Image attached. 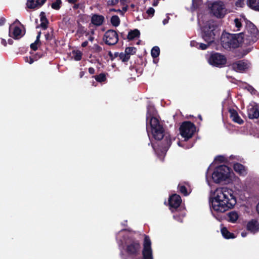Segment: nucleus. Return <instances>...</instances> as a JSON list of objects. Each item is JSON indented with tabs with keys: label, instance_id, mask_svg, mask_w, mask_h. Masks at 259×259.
Masks as SVG:
<instances>
[{
	"label": "nucleus",
	"instance_id": "f257e3e1",
	"mask_svg": "<svg viewBox=\"0 0 259 259\" xmlns=\"http://www.w3.org/2000/svg\"><path fill=\"white\" fill-rule=\"evenodd\" d=\"M209 203L214 211L224 212L234 207L236 199L232 189L221 188L216 190L213 197L210 198Z\"/></svg>",
	"mask_w": 259,
	"mask_h": 259
},
{
	"label": "nucleus",
	"instance_id": "f03ea898",
	"mask_svg": "<svg viewBox=\"0 0 259 259\" xmlns=\"http://www.w3.org/2000/svg\"><path fill=\"white\" fill-rule=\"evenodd\" d=\"M244 20L245 30L243 32L241 33V39L243 44L250 46L259 39V31L251 22L246 19H245Z\"/></svg>",
	"mask_w": 259,
	"mask_h": 259
},
{
	"label": "nucleus",
	"instance_id": "7ed1b4c3",
	"mask_svg": "<svg viewBox=\"0 0 259 259\" xmlns=\"http://www.w3.org/2000/svg\"><path fill=\"white\" fill-rule=\"evenodd\" d=\"M219 35L218 25L213 20L207 21L201 27V36L206 42L213 43Z\"/></svg>",
	"mask_w": 259,
	"mask_h": 259
},
{
	"label": "nucleus",
	"instance_id": "20e7f679",
	"mask_svg": "<svg viewBox=\"0 0 259 259\" xmlns=\"http://www.w3.org/2000/svg\"><path fill=\"white\" fill-rule=\"evenodd\" d=\"M140 240L133 236L127 237L124 241V250L127 255L134 258L138 256L141 251Z\"/></svg>",
	"mask_w": 259,
	"mask_h": 259
},
{
	"label": "nucleus",
	"instance_id": "39448f33",
	"mask_svg": "<svg viewBox=\"0 0 259 259\" xmlns=\"http://www.w3.org/2000/svg\"><path fill=\"white\" fill-rule=\"evenodd\" d=\"M241 33L231 34L223 33L221 37V42L222 47L225 49L237 48L242 42L240 36Z\"/></svg>",
	"mask_w": 259,
	"mask_h": 259
},
{
	"label": "nucleus",
	"instance_id": "423d86ee",
	"mask_svg": "<svg viewBox=\"0 0 259 259\" xmlns=\"http://www.w3.org/2000/svg\"><path fill=\"white\" fill-rule=\"evenodd\" d=\"M153 137L156 140L160 141L164 138L161 146V152H166L171 144V139L168 134H164L163 126H158L151 129Z\"/></svg>",
	"mask_w": 259,
	"mask_h": 259
},
{
	"label": "nucleus",
	"instance_id": "0eeeda50",
	"mask_svg": "<svg viewBox=\"0 0 259 259\" xmlns=\"http://www.w3.org/2000/svg\"><path fill=\"white\" fill-rule=\"evenodd\" d=\"M231 169L227 165L217 166L212 174V179L215 183H220L229 179Z\"/></svg>",
	"mask_w": 259,
	"mask_h": 259
},
{
	"label": "nucleus",
	"instance_id": "6e6552de",
	"mask_svg": "<svg viewBox=\"0 0 259 259\" xmlns=\"http://www.w3.org/2000/svg\"><path fill=\"white\" fill-rule=\"evenodd\" d=\"M195 125L190 121L183 122L179 128L180 133L184 141H188L191 139L196 132Z\"/></svg>",
	"mask_w": 259,
	"mask_h": 259
},
{
	"label": "nucleus",
	"instance_id": "1a4fd4ad",
	"mask_svg": "<svg viewBox=\"0 0 259 259\" xmlns=\"http://www.w3.org/2000/svg\"><path fill=\"white\" fill-rule=\"evenodd\" d=\"M208 62L214 67L222 68L226 65L227 58L225 55L220 53L213 52L210 54Z\"/></svg>",
	"mask_w": 259,
	"mask_h": 259
},
{
	"label": "nucleus",
	"instance_id": "9d476101",
	"mask_svg": "<svg viewBox=\"0 0 259 259\" xmlns=\"http://www.w3.org/2000/svg\"><path fill=\"white\" fill-rule=\"evenodd\" d=\"M210 12L214 16L218 18H223L226 14L225 5L222 2L213 3L210 7Z\"/></svg>",
	"mask_w": 259,
	"mask_h": 259
},
{
	"label": "nucleus",
	"instance_id": "9b49d317",
	"mask_svg": "<svg viewBox=\"0 0 259 259\" xmlns=\"http://www.w3.org/2000/svg\"><path fill=\"white\" fill-rule=\"evenodd\" d=\"M142 258L136 259H153V252L151 248V241L148 235H145L143 243V249L142 250Z\"/></svg>",
	"mask_w": 259,
	"mask_h": 259
},
{
	"label": "nucleus",
	"instance_id": "f8f14e48",
	"mask_svg": "<svg viewBox=\"0 0 259 259\" xmlns=\"http://www.w3.org/2000/svg\"><path fill=\"white\" fill-rule=\"evenodd\" d=\"M103 40L106 45L113 46L118 42L119 35L115 30L109 29L104 34Z\"/></svg>",
	"mask_w": 259,
	"mask_h": 259
},
{
	"label": "nucleus",
	"instance_id": "ddd939ff",
	"mask_svg": "<svg viewBox=\"0 0 259 259\" xmlns=\"http://www.w3.org/2000/svg\"><path fill=\"white\" fill-rule=\"evenodd\" d=\"M232 67L236 72H242L249 67V64L244 60L236 61L232 64Z\"/></svg>",
	"mask_w": 259,
	"mask_h": 259
},
{
	"label": "nucleus",
	"instance_id": "4468645a",
	"mask_svg": "<svg viewBox=\"0 0 259 259\" xmlns=\"http://www.w3.org/2000/svg\"><path fill=\"white\" fill-rule=\"evenodd\" d=\"M154 109L152 108H149L147 109V117L146 119L147 121L149 118H150V125L151 126V128H154L158 126H162L160 124L159 120L153 116L154 113L153 112Z\"/></svg>",
	"mask_w": 259,
	"mask_h": 259
},
{
	"label": "nucleus",
	"instance_id": "2eb2a0df",
	"mask_svg": "<svg viewBox=\"0 0 259 259\" xmlns=\"http://www.w3.org/2000/svg\"><path fill=\"white\" fill-rule=\"evenodd\" d=\"M181 203L182 199L179 195L175 194L169 196L168 204L170 209H176L180 206Z\"/></svg>",
	"mask_w": 259,
	"mask_h": 259
},
{
	"label": "nucleus",
	"instance_id": "dca6fc26",
	"mask_svg": "<svg viewBox=\"0 0 259 259\" xmlns=\"http://www.w3.org/2000/svg\"><path fill=\"white\" fill-rule=\"evenodd\" d=\"M11 29L12 27L10 26L9 28V36L15 39H19L24 35V33H22L21 29L18 26H15L12 32H11Z\"/></svg>",
	"mask_w": 259,
	"mask_h": 259
},
{
	"label": "nucleus",
	"instance_id": "f3484780",
	"mask_svg": "<svg viewBox=\"0 0 259 259\" xmlns=\"http://www.w3.org/2000/svg\"><path fill=\"white\" fill-rule=\"evenodd\" d=\"M246 229L251 233H255L259 231V223L256 220L252 219L246 225Z\"/></svg>",
	"mask_w": 259,
	"mask_h": 259
},
{
	"label": "nucleus",
	"instance_id": "a211bd4d",
	"mask_svg": "<svg viewBox=\"0 0 259 259\" xmlns=\"http://www.w3.org/2000/svg\"><path fill=\"white\" fill-rule=\"evenodd\" d=\"M47 0H28L26 5L28 8L34 9L41 7Z\"/></svg>",
	"mask_w": 259,
	"mask_h": 259
},
{
	"label": "nucleus",
	"instance_id": "6ab92c4d",
	"mask_svg": "<svg viewBox=\"0 0 259 259\" xmlns=\"http://www.w3.org/2000/svg\"><path fill=\"white\" fill-rule=\"evenodd\" d=\"M104 21V17L101 15L93 14L91 17V23L96 26H101Z\"/></svg>",
	"mask_w": 259,
	"mask_h": 259
},
{
	"label": "nucleus",
	"instance_id": "aec40b11",
	"mask_svg": "<svg viewBox=\"0 0 259 259\" xmlns=\"http://www.w3.org/2000/svg\"><path fill=\"white\" fill-rule=\"evenodd\" d=\"M233 169L240 176H245L247 174L246 169L245 166L238 162H236L233 165Z\"/></svg>",
	"mask_w": 259,
	"mask_h": 259
},
{
	"label": "nucleus",
	"instance_id": "412c9836",
	"mask_svg": "<svg viewBox=\"0 0 259 259\" xmlns=\"http://www.w3.org/2000/svg\"><path fill=\"white\" fill-rule=\"evenodd\" d=\"M248 116L250 119L258 118L259 117V110L257 106H252L248 109Z\"/></svg>",
	"mask_w": 259,
	"mask_h": 259
},
{
	"label": "nucleus",
	"instance_id": "4be33fe9",
	"mask_svg": "<svg viewBox=\"0 0 259 259\" xmlns=\"http://www.w3.org/2000/svg\"><path fill=\"white\" fill-rule=\"evenodd\" d=\"M229 112L230 114V118H232L234 122L239 124H241L243 123V120L239 116L237 112L235 110L233 109H230Z\"/></svg>",
	"mask_w": 259,
	"mask_h": 259
},
{
	"label": "nucleus",
	"instance_id": "5701e85b",
	"mask_svg": "<svg viewBox=\"0 0 259 259\" xmlns=\"http://www.w3.org/2000/svg\"><path fill=\"white\" fill-rule=\"evenodd\" d=\"M40 21L41 22L40 27L44 30H46L48 27L49 23V20L46 17V14L44 12H40Z\"/></svg>",
	"mask_w": 259,
	"mask_h": 259
},
{
	"label": "nucleus",
	"instance_id": "b1692460",
	"mask_svg": "<svg viewBox=\"0 0 259 259\" xmlns=\"http://www.w3.org/2000/svg\"><path fill=\"white\" fill-rule=\"evenodd\" d=\"M246 3L250 9L259 12V0H247Z\"/></svg>",
	"mask_w": 259,
	"mask_h": 259
},
{
	"label": "nucleus",
	"instance_id": "393cba45",
	"mask_svg": "<svg viewBox=\"0 0 259 259\" xmlns=\"http://www.w3.org/2000/svg\"><path fill=\"white\" fill-rule=\"evenodd\" d=\"M140 36V32L137 29L131 30L127 34V39L131 40L136 37H139Z\"/></svg>",
	"mask_w": 259,
	"mask_h": 259
},
{
	"label": "nucleus",
	"instance_id": "a878e982",
	"mask_svg": "<svg viewBox=\"0 0 259 259\" xmlns=\"http://www.w3.org/2000/svg\"><path fill=\"white\" fill-rule=\"evenodd\" d=\"M221 233L223 236L227 239H233L235 237L234 233L230 232L226 227H223L221 229Z\"/></svg>",
	"mask_w": 259,
	"mask_h": 259
},
{
	"label": "nucleus",
	"instance_id": "bb28decb",
	"mask_svg": "<svg viewBox=\"0 0 259 259\" xmlns=\"http://www.w3.org/2000/svg\"><path fill=\"white\" fill-rule=\"evenodd\" d=\"M137 49L134 47H128L125 48L124 53L130 59L131 56L135 55L136 53Z\"/></svg>",
	"mask_w": 259,
	"mask_h": 259
},
{
	"label": "nucleus",
	"instance_id": "cd10ccee",
	"mask_svg": "<svg viewBox=\"0 0 259 259\" xmlns=\"http://www.w3.org/2000/svg\"><path fill=\"white\" fill-rule=\"evenodd\" d=\"M206 44H203V43H198L196 41H192L191 42V46H195V44H196V47H197L199 49H201L202 50H206L208 47L210 46L211 44H209L208 42H206Z\"/></svg>",
	"mask_w": 259,
	"mask_h": 259
},
{
	"label": "nucleus",
	"instance_id": "c85d7f7f",
	"mask_svg": "<svg viewBox=\"0 0 259 259\" xmlns=\"http://www.w3.org/2000/svg\"><path fill=\"white\" fill-rule=\"evenodd\" d=\"M92 77L94 78L98 82H104L107 79L106 74L104 73H101L99 75L93 76Z\"/></svg>",
	"mask_w": 259,
	"mask_h": 259
},
{
	"label": "nucleus",
	"instance_id": "c756f323",
	"mask_svg": "<svg viewBox=\"0 0 259 259\" xmlns=\"http://www.w3.org/2000/svg\"><path fill=\"white\" fill-rule=\"evenodd\" d=\"M160 54V49L158 46L153 47L151 51V55L154 59V62H155L154 59L159 56Z\"/></svg>",
	"mask_w": 259,
	"mask_h": 259
},
{
	"label": "nucleus",
	"instance_id": "7c9ffc66",
	"mask_svg": "<svg viewBox=\"0 0 259 259\" xmlns=\"http://www.w3.org/2000/svg\"><path fill=\"white\" fill-rule=\"evenodd\" d=\"M178 189L179 191L184 196H186L189 194V193L188 192L187 188L184 185L182 184H179L178 185Z\"/></svg>",
	"mask_w": 259,
	"mask_h": 259
},
{
	"label": "nucleus",
	"instance_id": "2f4dec72",
	"mask_svg": "<svg viewBox=\"0 0 259 259\" xmlns=\"http://www.w3.org/2000/svg\"><path fill=\"white\" fill-rule=\"evenodd\" d=\"M229 221L230 222L234 223L238 219V214L235 211H231L228 214Z\"/></svg>",
	"mask_w": 259,
	"mask_h": 259
},
{
	"label": "nucleus",
	"instance_id": "473e14b6",
	"mask_svg": "<svg viewBox=\"0 0 259 259\" xmlns=\"http://www.w3.org/2000/svg\"><path fill=\"white\" fill-rule=\"evenodd\" d=\"M41 57V55H39L38 54H36L35 56L33 57H25V61L26 62H28L29 64H32L34 61L37 60L38 59Z\"/></svg>",
	"mask_w": 259,
	"mask_h": 259
},
{
	"label": "nucleus",
	"instance_id": "72a5a7b5",
	"mask_svg": "<svg viewBox=\"0 0 259 259\" xmlns=\"http://www.w3.org/2000/svg\"><path fill=\"white\" fill-rule=\"evenodd\" d=\"M110 22L113 26L117 27L119 25L120 20L118 16L114 15L111 18Z\"/></svg>",
	"mask_w": 259,
	"mask_h": 259
},
{
	"label": "nucleus",
	"instance_id": "f704fd0d",
	"mask_svg": "<svg viewBox=\"0 0 259 259\" xmlns=\"http://www.w3.org/2000/svg\"><path fill=\"white\" fill-rule=\"evenodd\" d=\"M62 5V2L61 0H56L51 4V8L55 10H59Z\"/></svg>",
	"mask_w": 259,
	"mask_h": 259
},
{
	"label": "nucleus",
	"instance_id": "c9c22d12",
	"mask_svg": "<svg viewBox=\"0 0 259 259\" xmlns=\"http://www.w3.org/2000/svg\"><path fill=\"white\" fill-rule=\"evenodd\" d=\"M73 58L75 61H80L82 58V53L79 50L73 51Z\"/></svg>",
	"mask_w": 259,
	"mask_h": 259
},
{
	"label": "nucleus",
	"instance_id": "e433bc0d",
	"mask_svg": "<svg viewBox=\"0 0 259 259\" xmlns=\"http://www.w3.org/2000/svg\"><path fill=\"white\" fill-rule=\"evenodd\" d=\"M77 29L76 31V33L77 34H80L81 35L83 34L86 31L85 30L84 27L83 26L78 20L77 21Z\"/></svg>",
	"mask_w": 259,
	"mask_h": 259
},
{
	"label": "nucleus",
	"instance_id": "4c0bfd02",
	"mask_svg": "<svg viewBox=\"0 0 259 259\" xmlns=\"http://www.w3.org/2000/svg\"><path fill=\"white\" fill-rule=\"evenodd\" d=\"M202 4V0H192L191 8L193 10L198 9Z\"/></svg>",
	"mask_w": 259,
	"mask_h": 259
},
{
	"label": "nucleus",
	"instance_id": "58836bf2",
	"mask_svg": "<svg viewBox=\"0 0 259 259\" xmlns=\"http://www.w3.org/2000/svg\"><path fill=\"white\" fill-rule=\"evenodd\" d=\"M118 55L119 60H121V61L123 63L127 62L130 60V58L124 52H121L120 53H118Z\"/></svg>",
	"mask_w": 259,
	"mask_h": 259
},
{
	"label": "nucleus",
	"instance_id": "ea45409f",
	"mask_svg": "<svg viewBox=\"0 0 259 259\" xmlns=\"http://www.w3.org/2000/svg\"><path fill=\"white\" fill-rule=\"evenodd\" d=\"M93 50L94 52L99 53L102 52V48L98 44H94L93 46Z\"/></svg>",
	"mask_w": 259,
	"mask_h": 259
},
{
	"label": "nucleus",
	"instance_id": "a19ab883",
	"mask_svg": "<svg viewBox=\"0 0 259 259\" xmlns=\"http://www.w3.org/2000/svg\"><path fill=\"white\" fill-rule=\"evenodd\" d=\"M45 38L47 40L50 41L54 38L53 31H52L51 33L48 32L45 35Z\"/></svg>",
	"mask_w": 259,
	"mask_h": 259
},
{
	"label": "nucleus",
	"instance_id": "79ce46f5",
	"mask_svg": "<svg viewBox=\"0 0 259 259\" xmlns=\"http://www.w3.org/2000/svg\"><path fill=\"white\" fill-rule=\"evenodd\" d=\"M108 55L110 57V59L111 61H113L114 59L118 57V52H115L114 54L111 51L108 52Z\"/></svg>",
	"mask_w": 259,
	"mask_h": 259
},
{
	"label": "nucleus",
	"instance_id": "37998d69",
	"mask_svg": "<svg viewBox=\"0 0 259 259\" xmlns=\"http://www.w3.org/2000/svg\"><path fill=\"white\" fill-rule=\"evenodd\" d=\"M119 0H108L107 2V4L108 6H114L117 5Z\"/></svg>",
	"mask_w": 259,
	"mask_h": 259
},
{
	"label": "nucleus",
	"instance_id": "c03bdc74",
	"mask_svg": "<svg viewBox=\"0 0 259 259\" xmlns=\"http://www.w3.org/2000/svg\"><path fill=\"white\" fill-rule=\"evenodd\" d=\"M146 13L150 16V17H153L155 13V10L152 8H149L146 11Z\"/></svg>",
	"mask_w": 259,
	"mask_h": 259
},
{
	"label": "nucleus",
	"instance_id": "a18cd8bd",
	"mask_svg": "<svg viewBox=\"0 0 259 259\" xmlns=\"http://www.w3.org/2000/svg\"><path fill=\"white\" fill-rule=\"evenodd\" d=\"M234 23L235 24V26L236 27V28H237V29L239 30L240 28L242 26V23L241 21L238 18H236L234 20Z\"/></svg>",
	"mask_w": 259,
	"mask_h": 259
},
{
	"label": "nucleus",
	"instance_id": "49530a36",
	"mask_svg": "<svg viewBox=\"0 0 259 259\" xmlns=\"http://www.w3.org/2000/svg\"><path fill=\"white\" fill-rule=\"evenodd\" d=\"M215 160L222 163L225 161L226 158L224 156L218 155L215 158Z\"/></svg>",
	"mask_w": 259,
	"mask_h": 259
},
{
	"label": "nucleus",
	"instance_id": "de8ad7c7",
	"mask_svg": "<svg viewBox=\"0 0 259 259\" xmlns=\"http://www.w3.org/2000/svg\"><path fill=\"white\" fill-rule=\"evenodd\" d=\"M235 5L237 7H243L245 5V0H237L236 2Z\"/></svg>",
	"mask_w": 259,
	"mask_h": 259
},
{
	"label": "nucleus",
	"instance_id": "09e8293b",
	"mask_svg": "<svg viewBox=\"0 0 259 259\" xmlns=\"http://www.w3.org/2000/svg\"><path fill=\"white\" fill-rule=\"evenodd\" d=\"M38 46H39L38 44L33 42L30 45V48L32 50L35 51L37 50Z\"/></svg>",
	"mask_w": 259,
	"mask_h": 259
},
{
	"label": "nucleus",
	"instance_id": "8fccbe9b",
	"mask_svg": "<svg viewBox=\"0 0 259 259\" xmlns=\"http://www.w3.org/2000/svg\"><path fill=\"white\" fill-rule=\"evenodd\" d=\"M123 39H127V35L124 32H119V35Z\"/></svg>",
	"mask_w": 259,
	"mask_h": 259
},
{
	"label": "nucleus",
	"instance_id": "3c124183",
	"mask_svg": "<svg viewBox=\"0 0 259 259\" xmlns=\"http://www.w3.org/2000/svg\"><path fill=\"white\" fill-rule=\"evenodd\" d=\"M149 140H150L149 139ZM150 144H151V146H152V148H153V150L155 151V152L157 154H158H158H158V150H157V149H156V148H155V146L153 144H152V143H151V141H150V142L148 143V145H150Z\"/></svg>",
	"mask_w": 259,
	"mask_h": 259
},
{
	"label": "nucleus",
	"instance_id": "603ef678",
	"mask_svg": "<svg viewBox=\"0 0 259 259\" xmlns=\"http://www.w3.org/2000/svg\"><path fill=\"white\" fill-rule=\"evenodd\" d=\"M173 217L174 218L177 220L179 222H182V218L181 217V216H180L179 215H178V214H174L173 215Z\"/></svg>",
	"mask_w": 259,
	"mask_h": 259
},
{
	"label": "nucleus",
	"instance_id": "864d4df0",
	"mask_svg": "<svg viewBox=\"0 0 259 259\" xmlns=\"http://www.w3.org/2000/svg\"><path fill=\"white\" fill-rule=\"evenodd\" d=\"M110 11L119 12L121 15H123V13H122V11L120 9L116 10L115 9L112 8L110 10Z\"/></svg>",
	"mask_w": 259,
	"mask_h": 259
},
{
	"label": "nucleus",
	"instance_id": "5fc2aeb1",
	"mask_svg": "<svg viewBox=\"0 0 259 259\" xmlns=\"http://www.w3.org/2000/svg\"><path fill=\"white\" fill-rule=\"evenodd\" d=\"M6 22V19L4 17H2L0 18V26H3L5 24Z\"/></svg>",
	"mask_w": 259,
	"mask_h": 259
},
{
	"label": "nucleus",
	"instance_id": "6e6d98bb",
	"mask_svg": "<svg viewBox=\"0 0 259 259\" xmlns=\"http://www.w3.org/2000/svg\"><path fill=\"white\" fill-rule=\"evenodd\" d=\"M89 72L91 74H94L95 73V70L94 68L93 67H90L89 68Z\"/></svg>",
	"mask_w": 259,
	"mask_h": 259
},
{
	"label": "nucleus",
	"instance_id": "4d7b16f0",
	"mask_svg": "<svg viewBox=\"0 0 259 259\" xmlns=\"http://www.w3.org/2000/svg\"><path fill=\"white\" fill-rule=\"evenodd\" d=\"M248 91L250 92L251 93L256 92L255 90L251 85L249 86Z\"/></svg>",
	"mask_w": 259,
	"mask_h": 259
},
{
	"label": "nucleus",
	"instance_id": "13d9d810",
	"mask_svg": "<svg viewBox=\"0 0 259 259\" xmlns=\"http://www.w3.org/2000/svg\"><path fill=\"white\" fill-rule=\"evenodd\" d=\"M169 19V17H167L166 18L164 19L163 20V21H162L163 24L164 25H165V24H167L168 22Z\"/></svg>",
	"mask_w": 259,
	"mask_h": 259
},
{
	"label": "nucleus",
	"instance_id": "bf43d9fd",
	"mask_svg": "<svg viewBox=\"0 0 259 259\" xmlns=\"http://www.w3.org/2000/svg\"><path fill=\"white\" fill-rule=\"evenodd\" d=\"M1 44L4 46L5 47H6L7 46V42L6 40V39H3V38H1Z\"/></svg>",
	"mask_w": 259,
	"mask_h": 259
},
{
	"label": "nucleus",
	"instance_id": "052dcab7",
	"mask_svg": "<svg viewBox=\"0 0 259 259\" xmlns=\"http://www.w3.org/2000/svg\"><path fill=\"white\" fill-rule=\"evenodd\" d=\"M88 45V41L85 40L81 44V47L84 48Z\"/></svg>",
	"mask_w": 259,
	"mask_h": 259
},
{
	"label": "nucleus",
	"instance_id": "680f3d73",
	"mask_svg": "<svg viewBox=\"0 0 259 259\" xmlns=\"http://www.w3.org/2000/svg\"><path fill=\"white\" fill-rule=\"evenodd\" d=\"M127 9H128V6H127V5H126L125 6L122 7L121 11H122V13H124L127 11Z\"/></svg>",
	"mask_w": 259,
	"mask_h": 259
},
{
	"label": "nucleus",
	"instance_id": "e2e57ef3",
	"mask_svg": "<svg viewBox=\"0 0 259 259\" xmlns=\"http://www.w3.org/2000/svg\"><path fill=\"white\" fill-rule=\"evenodd\" d=\"M74 4V6H73V9L74 10H76V9H77L79 8L80 4H75H75Z\"/></svg>",
	"mask_w": 259,
	"mask_h": 259
},
{
	"label": "nucleus",
	"instance_id": "0e129e2a",
	"mask_svg": "<svg viewBox=\"0 0 259 259\" xmlns=\"http://www.w3.org/2000/svg\"><path fill=\"white\" fill-rule=\"evenodd\" d=\"M34 42L35 43V44H38L39 45V46H40L41 45V41L40 40V39L37 38H36V40H35V41Z\"/></svg>",
	"mask_w": 259,
	"mask_h": 259
},
{
	"label": "nucleus",
	"instance_id": "69168bd1",
	"mask_svg": "<svg viewBox=\"0 0 259 259\" xmlns=\"http://www.w3.org/2000/svg\"><path fill=\"white\" fill-rule=\"evenodd\" d=\"M120 2V4L121 5H125V3H127L129 0H119Z\"/></svg>",
	"mask_w": 259,
	"mask_h": 259
},
{
	"label": "nucleus",
	"instance_id": "338daca9",
	"mask_svg": "<svg viewBox=\"0 0 259 259\" xmlns=\"http://www.w3.org/2000/svg\"><path fill=\"white\" fill-rule=\"evenodd\" d=\"M8 44H9V45H13V42H14V41H13V39H12L10 38V39H8Z\"/></svg>",
	"mask_w": 259,
	"mask_h": 259
},
{
	"label": "nucleus",
	"instance_id": "774afa93",
	"mask_svg": "<svg viewBox=\"0 0 259 259\" xmlns=\"http://www.w3.org/2000/svg\"><path fill=\"white\" fill-rule=\"evenodd\" d=\"M256 209L257 213L259 214V202L257 203L256 205Z\"/></svg>",
	"mask_w": 259,
	"mask_h": 259
}]
</instances>
